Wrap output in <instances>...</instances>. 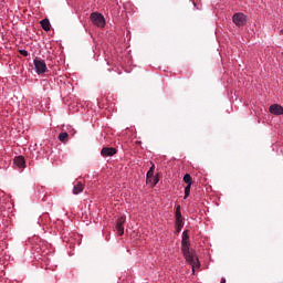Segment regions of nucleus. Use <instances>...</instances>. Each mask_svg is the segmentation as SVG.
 <instances>
[{
  "mask_svg": "<svg viewBox=\"0 0 283 283\" xmlns=\"http://www.w3.org/2000/svg\"><path fill=\"white\" fill-rule=\"evenodd\" d=\"M182 238H187L189 240V234H187V232H184Z\"/></svg>",
  "mask_w": 283,
  "mask_h": 283,
  "instance_id": "nucleus-20",
  "label": "nucleus"
},
{
  "mask_svg": "<svg viewBox=\"0 0 283 283\" xmlns=\"http://www.w3.org/2000/svg\"><path fill=\"white\" fill-rule=\"evenodd\" d=\"M184 182L187 185L185 187V197L184 200H187L191 193V185H193V179L191 178V175L186 174L184 176Z\"/></svg>",
  "mask_w": 283,
  "mask_h": 283,
  "instance_id": "nucleus-7",
  "label": "nucleus"
},
{
  "mask_svg": "<svg viewBox=\"0 0 283 283\" xmlns=\"http://www.w3.org/2000/svg\"><path fill=\"white\" fill-rule=\"evenodd\" d=\"M156 171V165L151 163V167L146 174V182L151 181V178H154L156 175H154Z\"/></svg>",
  "mask_w": 283,
  "mask_h": 283,
  "instance_id": "nucleus-14",
  "label": "nucleus"
},
{
  "mask_svg": "<svg viewBox=\"0 0 283 283\" xmlns=\"http://www.w3.org/2000/svg\"><path fill=\"white\" fill-rule=\"evenodd\" d=\"M232 21L234 25H237L238 28H242L247 25V14L242 12L234 13L232 17Z\"/></svg>",
  "mask_w": 283,
  "mask_h": 283,
  "instance_id": "nucleus-5",
  "label": "nucleus"
},
{
  "mask_svg": "<svg viewBox=\"0 0 283 283\" xmlns=\"http://www.w3.org/2000/svg\"><path fill=\"white\" fill-rule=\"evenodd\" d=\"M83 189H85V182L77 181L73 187L74 196H78V193H83Z\"/></svg>",
  "mask_w": 283,
  "mask_h": 283,
  "instance_id": "nucleus-11",
  "label": "nucleus"
},
{
  "mask_svg": "<svg viewBox=\"0 0 283 283\" xmlns=\"http://www.w3.org/2000/svg\"><path fill=\"white\" fill-rule=\"evenodd\" d=\"M19 54H21L22 56H28V51L25 50H19Z\"/></svg>",
  "mask_w": 283,
  "mask_h": 283,
  "instance_id": "nucleus-19",
  "label": "nucleus"
},
{
  "mask_svg": "<svg viewBox=\"0 0 283 283\" xmlns=\"http://www.w3.org/2000/svg\"><path fill=\"white\" fill-rule=\"evenodd\" d=\"M33 64H34L36 74L41 75V74H45V72H48V64H45V62L43 60L35 57L33 60Z\"/></svg>",
  "mask_w": 283,
  "mask_h": 283,
  "instance_id": "nucleus-4",
  "label": "nucleus"
},
{
  "mask_svg": "<svg viewBox=\"0 0 283 283\" xmlns=\"http://www.w3.org/2000/svg\"><path fill=\"white\" fill-rule=\"evenodd\" d=\"M13 163L19 167V169H25V158L23 156L15 157Z\"/></svg>",
  "mask_w": 283,
  "mask_h": 283,
  "instance_id": "nucleus-12",
  "label": "nucleus"
},
{
  "mask_svg": "<svg viewBox=\"0 0 283 283\" xmlns=\"http://www.w3.org/2000/svg\"><path fill=\"white\" fill-rule=\"evenodd\" d=\"M270 114H273L274 116H283V106L280 104H272L269 107Z\"/></svg>",
  "mask_w": 283,
  "mask_h": 283,
  "instance_id": "nucleus-9",
  "label": "nucleus"
},
{
  "mask_svg": "<svg viewBox=\"0 0 283 283\" xmlns=\"http://www.w3.org/2000/svg\"><path fill=\"white\" fill-rule=\"evenodd\" d=\"M221 283H227V280L226 279H221Z\"/></svg>",
  "mask_w": 283,
  "mask_h": 283,
  "instance_id": "nucleus-22",
  "label": "nucleus"
},
{
  "mask_svg": "<svg viewBox=\"0 0 283 283\" xmlns=\"http://www.w3.org/2000/svg\"><path fill=\"white\" fill-rule=\"evenodd\" d=\"M106 240H109V235L106 237Z\"/></svg>",
  "mask_w": 283,
  "mask_h": 283,
  "instance_id": "nucleus-25",
  "label": "nucleus"
},
{
  "mask_svg": "<svg viewBox=\"0 0 283 283\" xmlns=\"http://www.w3.org/2000/svg\"><path fill=\"white\" fill-rule=\"evenodd\" d=\"M186 262L192 266V271L196 269H200V260H198V254H196V250L190 249L181 252Z\"/></svg>",
  "mask_w": 283,
  "mask_h": 283,
  "instance_id": "nucleus-1",
  "label": "nucleus"
},
{
  "mask_svg": "<svg viewBox=\"0 0 283 283\" xmlns=\"http://www.w3.org/2000/svg\"><path fill=\"white\" fill-rule=\"evenodd\" d=\"M175 220L177 233H180V231H182V227H185V219L182 218V211L180 210V206L176 207Z\"/></svg>",
  "mask_w": 283,
  "mask_h": 283,
  "instance_id": "nucleus-2",
  "label": "nucleus"
},
{
  "mask_svg": "<svg viewBox=\"0 0 283 283\" xmlns=\"http://www.w3.org/2000/svg\"><path fill=\"white\" fill-rule=\"evenodd\" d=\"M191 243L189 242L188 238H182L181 240V252L189 251L191 248Z\"/></svg>",
  "mask_w": 283,
  "mask_h": 283,
  "instance_id": "nucleus-15",
  "label": "nucleus"
},
{
  "mask_svg": "<svg viewBox=\"0 0 283 283\" xmlns=\"http://www.w3.org/2000/svg\"><path fill=\"white\" fill-rule=\"evenodd\" d=\"M39 226L43 227L44 229H48L50 227V224L52 223V219L50 218L49 213H43L40 218H39Z\"/></svg>",
  "mask_w": 283,
  "mask_h": 283,
  "instance_id": "nucleus-8",
  "label": "nucleus"
},
{
  "mask_svg": "<svg viewBox=\"0 0 283 283\" xmlns=\"http://www.w3.org/2000/svg\"><path fill=\"white\" fill-rule=\"evenodd\" d=\"M118 150L114 147H104L101 150V155L103 156V158H107L109 156H116Z\"/></svg>",
  "mask_w": 283,
  "mask_h": 283,
  "instance_id": "nucleus-10",
  "label": "nucleus"
},
{
  "mask_svg": "<svg viewBox=\"0 0 283 283\" xmlns=\"http://www.w3.org/2000/svg\"><path fill=\"white\" fill-rule=\"evenodd\" d=\"M160 182V175L156 174L150 181L147 182V185H153V187H156L157 184Z\"/></svg>",
  "mask_w": 283,
  "mask_h": 283,
  "instance_id": "nucleus-18",
  "label": "nucleus"
},
{
  "mask_svg": "<svg viewBox=\"0 0 283 283\" xmlns=\"http://www.w3.org/2000/svg\"><path fill=\"white\" fill-rule=\"evenodd\" d=\"M280 34H283V29L280 31Z\"/></svg>",
  "mask_w": 283,
  "mask_h": 283,
  "instance_id": "nucleus-23",
  "label": "nucleus"
},
{
  "mask_svg": "<svg viewBox=\"0 0 283 283\" xmlns=\"http://www.w3.org/2000/svg\"><path fill=\"white\" fill-rule=\"evenodd\" d=\"M57 138H59L60 143L65 144V143H67V140L70 138V135L65 132H62V133L59 134Z\"/></svg>",
  "mask_w": 283,
  "mask_h": 283,
  "instance_id": "nucleus-17",
  "label": "nucleus"
},
{
  "mask_svg": "<svg viewBox=\"0 0 283 283\" xmlns=\"http://www.w3.org/2000/svg\"><path fill=\"white\" fill-rule=\"evenodd\" d=\"M91 21L97 28H105V18L98 12L91 13Z\"/></svg>",
  "mask_w": 283,
  "mask_h": 283,
  "instance_id": "nucleus-3",
  "label": "nucleus"
},
{
  "mask_svg": "<svg viewBox=\"0 0 283 283\" xmlns=\"http://www.w3.org/2000/svg\"><path fill=\"white\" fill-rule=\"evenodd\" d=\"M127 132H132V134L134 135L136 130H134V129H127Z\"/></svg>",
  "mask_w": 283,
  "mask_h": 283,
  "instance_id": "nucleus-21",
  "label": "nucleus"
},
{
  "mask_svg": "<svg viewBox=\"0 0 283 283\" xmlns=\"http://www.w3.org/2000/svg\"><path fill=\"white\" fill-rule=\"evenodd\" d=\"M125 222H127V217L125 216H122L116 220L115 231L119 237L125 234Z\"/></svg>",
  "mask_w": 283,
  "mask_h": 283,
  "instance_id": "nucleus-6",
  "label": "nucleus"
},
{
  "mask_svg": "<svg viewBox=\"0 0 283 283\" xmlns=\"http://www.w3.org/2000/svg\"><path fill=\"white\" fill-rule=\"evenodd\" d=\"M97 103L101 109H106L107 105H109V99L107 97H101Z\"/></svg>",
  "mask_w": 283,
  "mask_h": 283,
  "instance_id": "nucleus-16",
  "label": "nucleus"
},
{
  "mask_svg": "<svg viewBox=\"0 0 283 283\" xmlns=\"http://www.w3.org/2000/svg\"><path fill=\"white\" fill-rule=\"evenodd\" d=\"M136 145H140V142H136Z\"/></svg>",
  "mask_w": 283,
  "mask_h": 283,
  "instance_id": "nucleus-24",
  "label": "nucleus"
},
{
  "mask_svg": "<svg viewBox=\"0 0 283 283\" xmlns=\"http://www.w3.org/2000/svg\"><path fill=\"white\" fill-rule=\"evenodd\" d=\"M40 25H41L42 30H44V32H50V30H52V24H50L49 19L41 20Z\"/></svg>",
  "mask_w": 283,
  "mask_h": 283,
  "instance_id": "nucleus-13",
  "label": "nucleus"
}]
</instances>
